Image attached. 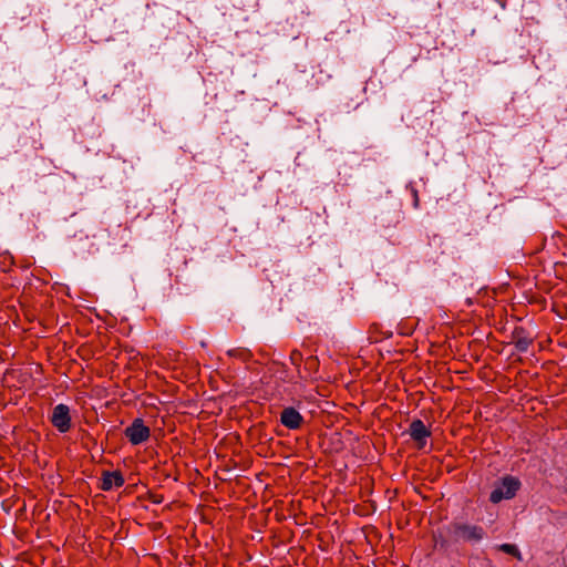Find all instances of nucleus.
Masks as SVG:
<instances>
[{
	"instance_id": "obj_1",
	"label": "nucleus",
	"mask_w": 567,
	"mask_h": 567,
	"mask_svg": "<svg viewBox=\"0 0 567 567\" xmlns=\"http://www.w3.org/2000/svg\"><path fill=\"white\" fill-rule=\"evenodd\" d=\"M450 533L454 540H463L471 544L480 543L486 535L482 526L460 522H453L450 525Z\"/></svg>"
},
{
	"instance_id": "obj_2",
	"label": "nucleus",
	"mask_w": 567,
	"mask_h": 567,
	"mask_svg": "<svg viewBox=\"0 0 567 567\" xmlns=\"http://www.w3.org/2000/svg\"><path fill=\"white\" fill-rule=\"evenodd\" d=\"M520 481L512 475L504 476L499 484L495 486V488L489 494V502L493 504H497L503 499H511L515 497L517 492L520 488Z\"/></svg>"
},
{
	"instance_id": "obj_3",
	"label": "nucleus",
	"mask_w": 567,
	"mask_h": 567,
	"mask_svg": "<svg viewBox=\"0 0 567 567\" xmlns=\"http://www.w3.org/2000/svg\"><path fill=\"white\" fill-rule=\"evenodd\" d=\"M50 422L60 433L69 432L72 427L70 408L63 403L55 405L52 410Z\"/></svg>"
},
{
	"instance_id": "obj_4",
	"label": "nucleus",
	"mask_w": 567,
	"mask_h": 567,
	"mask_svg": "<svg viewBox=\"0 0 567 567\" xmlns=\"http://www.w3.org/2000/svg\"><path fill=\"white\" fill-rule=\"evenodd\" d=\"M124 435L131 444L138 445L150 439L151 430L144 424L142 419L137 417L125 429Z\"/></svg>"
},
{
	"instance_id": "obj_5",
	"label": "nucleus",
	"mask_w": 567,
	"mask_h": 567,
	"mask_svg": "<svg viewBox=\"0 0 567 567\" xmlns=\"http://www.w3.org/2000/svg\"><path fill=\"white\" fill-rule=\"evenodd\" d=\"M408 432L419 450L424 449L427 439L432 435L431 430L420 419L410 423Z\"/></svg>"
},
{
	"instance_id": "obj_6",
	"label": "nucleus",
	"mask_w": 567,
	"mask_h": 567,
	"mask_svg": "<svg viewBox=\"0 0 567 567\" xmlns=\"http://www.w3.org/2000/svg\"><path fill=\"white\" fill-rule=\"evenodd\" d=\"M511 338L519 352H526L534 342V337L522 326L514 328Z\"/></svg>"
},
{
	"instance_id": "obj_7",
	"label": "nucleus",
	"mask_w": 567,
	"mask_h": 567,
	"mask_svg": "<svg viewBox=\"0 0 567 567\" xmlns=\"http://www.w3.org/2000/svg\"><path fill=\"white\" fill-rule=\"evenodd\" d=\"M280 422L289 430H298L303 423V416L295 408L289 406L281 411Z\"/></svg>"
},
{
	"instance_id": "obj_8",
	"label": "nucleus",
	"mask_w": 567,
	"mask_h": 567,
	"mask_svg": "<svg viewBox=\"0 0 567 567\" xmlns=\"http://www.w3.org/2000/svg\"><path fill=\"white\" fill-rule=\"evenodd\" d=\"M124 483H125V480L120 471H113V472L104 471L102 473L100 488L102 491H111L114 487H116V488L122 487L124 485Z\"/></svg>"
},
{
	"instance_id": "obj_9",
	"label": "nucleus",
	"mask_w": 567,
	"mask_h": 567,
	"mask_svg": "<svg viewBox=\"0 0 567 567\" xmlns=\"http://www.w3.org/2000/svg\"><path fill=\"white\" fill-rule=\"evenodd\" d=\"M497 549L499 551H503L505 554H508V555L515 557L519 561L523 559L522 554H520L518 547L516 545H514V544H507V543L501 544V545L497 546Z\"/></svg>"
},
{
	"instance_id": "obj_10",
	"label": "nucleus",
	"mask_w": 567,
	"mask_h": 567,
	"mask_svg": "<svg viewBox=\"0 0 567 567\" xmlns=\"http://www.w3.org/2000/svg\"><path fill=\"white\" fill-rule=\"evenodd\" d=\"M227 354L229 357L238 358V359H240L243 361H247L251 357L250 351L248 349H245V348L230 349V350L227 351Z\"/></svg>"
},
{
	"instance_id": "obj_11",
	"label": "nucleus",
	"mask_w": 567,
	"mask_h": 567,
	"mask_svg": "<svg viewBox=\"0 0 567 567\" xmlns=\"http://www.w3.org/2000/svg\"><path fill=\"white\" fill-rule=\"evenodd\" d=\"M434 546L440 549H446L449 546V542L445 539V537L441 534H434L433 535Z\"/></svg>"
},
{
	"instance_id": "obj_12",
	"label": "nucleus",
	"mask_w": 567,
	"mask_h": 567,
	"mask_svg": "<svg viewBox=\"0 0 567 567\" xmlns=\"http://www.w3.org/2000/svg\"><path fill=\"white\" fill-rule=\"evenodd\" d=\"M290 360L293 364H299V362L302 360V354L298 350H293L290 354Z\"/></svg>"
},
{
	"instance_id": "obj_13",
	"label": "nucleus",
	"mask_w": 567,
	"mask_h": 567,
	"mask_svg": "<svg viewBox=\"0 0 567 567\" xmlns=\"http://www.w3.org/2000/svg\"><path fill=\"white\" fill-rule=\"evenodd\" d=\"M163 496L162 495H157V494H151L150 495V501L153 503V504H161L163 502Z\"/></svg>"
},
{
	"instance_id": "obj_14",
	"label": "nucleus",
	"mask_w": 567,
	"mask_h": 567,
	"mask_svg": "<svg viewBox=\"0 0 567 567\" xmlns=\"http://www.w3.org/2000/svg\"><path fill=\"white\" fill-rule=\"evenodd\" d=\"M307 363H309V364H313V363H316V359H313L312 357H310V358H308V359H307Z\"/></svg>"
}]
</instances>
